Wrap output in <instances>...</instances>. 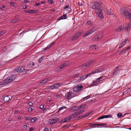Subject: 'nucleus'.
Segmentation results:
<instances>
[{"mask_svg":"<svg viewBox=\"0 0 131 131\" xmlns=\"http://www.w3.org/2000/svg\"><path fill=\"white\" fill-rule=\"evenodd\" d=\"M16 77V75L13 74L9 76L6 79L3 81L2 82H1L0 85L1 86H5L7 83L12 82L14 80Z\"/></svg>","mask_w":131,"mask_h":131,"instance_id":"1","label":"nucleus"},{"mask_svg":"<svg viewBox=\"0 0 131 131\" xmlns=\"http://www.w3.org/2000/svg\"><path fill=\"white\" fill-rule=\"evenodd\" d=\"M102 3H100L98 2H96L94 3L91 4L90 6L91 8L93 9L97 10L98 11L101 10V8L103 7Z\"/></svg>","mask_w":131,"mask_h":131,"instance_id":"2","label":"nucleus"},{"mask_svg":"<svg viewBox=\"0 0 131 131\" xmlns=\"http://www.w3.org/2000/svg\"><path fill=\"white\" fill-rule=\"evenodd\" d=\"M120 13L122 16H125L126 18L131 19V13L128 12L124 8H121L120 10Z\"/></svg>","mask_w":131,"mask_h":131,"instance_id":"3","label":"nucleus"},{"mask_svg":"<svg viewBox=\"0 0 131 131\" xmlns=\"http://www.w3.org/2000/svg\"><path fill=\"white\" fill-rule=\"evenodd\" d=\"M26 70V69L25 68V67L23 66L15 69L14 70V72L15 73H20L25 71Z\"/></svg>","mask_w":131,"mask_h":131,"instance_id":"4","label":"nucleus"},{"mask_svg":"<svg viewBox=\"0 0 131 131\" xmlns=\"http://www.w3.org/2000/svg\"><path fill=\"white\" fill-rule=\"evenodd\" d=\"M82 89V85L81 84H79L74 87L73 89V90L74 92H78L80 91Z\"/></svg>","mask_w":131,"mask_h":131,"instance_id":"5","label":"nucleus"},{"mask_svg":"<svg viewBox=\"0 0 131 131\" xmlns=\"http://www.w3.org/2000/svg\"><path fill=\"white\" fill-rule=\"evenodd\" d=\"M59 121V119L58 118L51 119L48 121V124L49 125L51 124H53L58 122Z\"/></svg>","mask_w":131,"mask_h":131,"instance_id":"6","label":"nucleus"},{"mask_svg":"<svg viewBox=\"0 0 131 131\" xmlns=\"http://www.w3.org/2000/svg\"><path fill=\"white\" fill-rule=\"evenodd\" d=\"M76 95L74 93L68 92L67 95V99L68 100H70L71 98H72Z\"/></svg>","mask_w":131,"mask_h":131,"instance_id":"7","label":"nucleus"},{"mask_svg":"<svg viewBox=\"0 0 131 131\" xmlns=\"http://www.w3.org/2000/svg\"><path fill=\"white\" fill-rule=\"evenodd\" d=\"M67 65V63L66 62L63 64L60 65L59 67H57V70L59 71H61L64 68V67L66 66Z\"/></svg>","mask_w":131,"mask_h":131,"instance_id":"8","label":"nucleus"},{"mask_svg":"<svg viewBox=\"0 0 131 131\" xmlns=\"http://www.w3.org/2000/svg\"><path fill=\"white\" fill-rule=\"evenodd\" d=\"M96 28L95 27L90 29L88 31L86 32L85 34L84 35V36H86L89 34H92V32L96 30Z\"/></svg>","mask_w":131,"mask_h":131,"instance_id":"9","label":"nucleus"},{"mask_svg":"<svg viewBox=\"0 0 131 131\" xmlns=\"http://www.w3.org/2000/svg\"><path fill=\"white\" fill-rule=\"evenodd\" d=\"M81 34V33L80 32H78L74 35L72 38V40H75Z\"/></svg>","mask_w":131,"mask_h":131,"instance_id":"10","label":"nucleus"},{"mask_svg":"<svg viewBox=\"0 0 131 131\" xmlns=\"http://www.w3.org/2000/svg\"><path fill=\"white\" fill-rule=\"evenodd\" d=\"M61 85V84L60 83H57L56 84H53L50 86L49 87V89L57 88H58L60 87Z\"/></svg>","mask_w":131,"mask_h":131,"instance_id":"11","label":"nucleus"},{"mask_svg":"<svg viewBox=\"0 0 131 131\" xmlns=\"http://www.w3.org/2000/svg\"><path fill=\"white\" fill-rule=\"evenodd\" d=\"M92 61H90L88 63L86 64L84 63L82 65L81 67L82 68L85 69L86 68L88 67L89 66L91 65L92 64Z\"/></svg>","mask_w":131,"mask_h":131,"instance_id":"12","label":"nucleus"},{"mask_svg":"<svg viewBox=\"0 0 131 131\" xmlns=\"http://www.w3.org/2000/svg\"><path fill=\"white\" fill-rule=\"evenodd\" d=\"M12 98V97L11 96H6L3 97V100L5 102H7Z\"/></svg>","mask_w":131,"mask_h":131,"instance_id":"13","label":"nucleus"},{"mask_svg":"<svg viewBox=\"0 0 131 131\" xmlns=\"http://www.w3.org/2000/svg\"><path fill=\"white\" fill-rule=\"evenodd\" d=\"M96 13L97 15V16L100 18L102 19L103 18V16L102 15V13L101 10L97 11H96Z\"/></svg>","mask_w":131,"mask_h":131,"instance_id":"14","label":"nucleus"},{"mask_svg":"<svg viewBox=\"0 0 131 131\" xmlns=\"http://www.w3.org/2000/svg\"><path fill=\"white\" fill-rule=\"evenodd\" d=\"M76 113L72 114L66 117L68 121L71 119H73L75 117H76Z\"/></svg>","mask_w":131,"mask_h":131,"instance_id":"15","label":"nucleus"},{"mask_svg":"<svg viewBox=\"0 0 131 131\" xmlns=\"http://www.w3.org/2000/svg\"><path fill=\"white\" fill-rule=\"evenodd\" d=\"M91 74V73H89V74L87 75H84L83 76H82L81 77L80 79H79L78 80L79 81H80L81 80H84L87 77L90 76Z\"/></svg>","mask_w":131,"mask_h":131,"instance_id":"16","label":"nucleus"},{"mask_svg":"<svg viewBox=\"0 0 131 131\" xmlns=\"http://www.w3.org/2000/svg\"><path fill=\"white\" fill-rule=\"evenodd\" d=\"M50 80L48 79H46L42 80L40 82L41 85H44L46 84Z\"/></svg>","mask_w":131,"mask_h":131,"instance_id":"17","label":"nucleus"},{"mask_svg":"<svg viewBox=\"0 0 131 131\" xmlns=\"http://www.w3.org/2000/svg\"><path fill=\"white\" fill-rule=\"evenodd\" d=\"M82 105H81L80 107H77V106H73L71 108H70V111H73L75 110H77L80 108L82 107Z\"/></svg>","mask_w":131,"mask_h":131,"instance_id":"18","label":"nucleus"},{"mask_svg":"<svg viewBox=\"0 0 131 131\" xmlns=\"http://www.w3.org/2000/svg\"><path fill=\"white\" fill-rule=\"evenodd\" d=\"M34 63L33 62L30 61L28 62L27 67L28 68H32L34 67Z\"/></svg>","mask_w":131,"mask_h":131,"instance_id":"19","label":"nucleus"},{"mask_svg":"<svg viewBox=\"0 0 131 131\" xmlns=\"http://www.w3.org/2000/svg\"><path fill=\"white\" fill-rule=\"evenodd\" d=\"M128 40V39H125L124 41H123L120 44L119 46V48H122L123 47L124 45L127 42Z\"/></svg>","mask_w":131,"mask_h":131,"instance_id":"20","label":"nucleus"},{"mask_svg":"<svg viewBox=\"0 0 131 131\" xmlns=\"http://www.w3.org/2000/svg\"><path fill=\"white\" fill-rule=\"evenodd\" d=\"M102 71V69L100 68L99 69H96L94 70V71H92L91 72V74H93L96 73L101 72Z\"/></svg>","mask_w":131,"mask_h":131,"instance_id":"21","label":"nucleus"},{"mask_svg":"<svg viewBox=\"0 0 131 131\" xmlns=\"http://www.w3.org/2000/svg\"><path fill=\"white\" fill-rule=\"evenodd\" d=\"M102 34L99 35H98V36L97 37H94L92 39L93 41L96 40L97 41L98 40L100 39L102 37Z\"/></svg>","mask_w":131,"mask_h":131,"instance_id":"22","label":"nucleus"},{"mask_svg":"<svg viewBox=\"0 0 131 131\" xmlns=\"http://www.w3.org/2000/svg\"><path fill=\"white\" fill-rule=\"evenodd\" d=\"M107 13L108 14H110L111 12V6L109 5H108L107 8Z\"/></svg>","mask_w":131,"mask_h":131,"instance_id":"23","label":"nucleus"},{"mask_svg":"<svg viewBox=\"0 0 131 131\" xmlns=\"http://www.w3.org/2000/svg\"><path fill=\"white\" fill-rule=\"evenodd\" d=\"M67 18V15L66 14H64L62 16L60 17L58 19V20H60L61 19H65Z\"/></svg>","mask_w":131,"mask_h":131,"instance_id":"24","label":"nucleus"},{"mask_svg":"<svg viewBox=\"0 0 131 131\" xmlns=\"http://www.w3.org/2000/svg\"><path fill=\"white\" fill-rule=\"evenodd\" d=\"M27 13H29L30 14H33L36 13L37 12V10H28L25 11Z\"/></svg>","mask_w":131,"mask_h":131,"instance_id":"25","label":"nucleus"},{"mask_svg":"<svg viewBox=\"0 0 131 131\" xmlns=\"http://www.w3.org/2000/svg\"><path fill=\"white\" fill-rule=\"evenodd\" d=\"M55 42H52L47 47H46L45 48V50H47L48 49H49L54 44Z\"/></svg>","mask_w":131,"mask_h":131,"instance_id":"26","label":"nucleus"},{"mask_svg":"<svg viewBox=\"0 0 131 131\" xmlns=\"http://www.w3.org/2000/svg\"><path fill=\"white\" fill-rule=\"evenodd\" d=\"M130 47H128L127 48H124L123 50L121 52V53H122L123 54L125 53L126 51L128 50L129 49H130Z\"/></svg>","mask_w":131,"mask_h":131,"instance_id":"27","label":"nucleus"},{"mask_svg":"<svg viewBox=\"0 0 131 131\" xmlns=\"http://www.w3.org/2000/svg\"><path fill=\"white\" fill-rule=\"evenodd\" d=\"M131 27V24L130 23L128 24H127L126 26L125 27L126 29L128 31L129 29H130V28Z\"/></svg>","mask_w":131,"mask_h":131,"instance_id":"28","label":"nucleus"},{"mask_svg":"<svg viewBox=\"0 0 131 131\" xmlns=\"http://www.w3.org/2000/svg\"><path fill=\"white\" fill-rule=\"evenodd\" d=\"M118 68H118V67H116V69L113 70V75H115V74H116L118 71Z\"/></svg>","mask_w":131,"mask_h":131,"instance_id":"29","label":"nucleus"},{"mask_svg":"<svg viewBox=\"0 0 131 131\" xmlns=\"http://www.w3.org/2000/svg\"><path fill=\"white\" fill-rule=\"evenodd\" d=\"M84 112L83 110H81L77 112H75L74 113H76V117H77V116L78 115H79L82 113Z\"/></svg>","mask_w":131,"mask_h":131,"instance_id":"30","label":"nucleus"},{"mask_svg":"<svg viewBox=\"0 0 131 131\" xmlns=\"http://www.w3.org/2000/svg\"><path fill=\"white\" fill-rule=\"evenodd\" d=\"M104 118H111L112 117V116L110 114L104 115Z\"/></svg>","mask_w":131,"mask_h":131,"instance_id":"31","label":"nucleus"},{"mask_svg":"<svg viewBox=\"0 0 131 131\" xmlns=\"http://www.w3.org/2000/svg\"><path fill=\"white\" fill-rule=\"evenodd\" d=\"M19 21V19H15L11 20V22L12 23H16Z\"/></svg>","mask_w":131,"mask_h":131,"instance_id":"32","label":"nucleus"},{"mask_svg":"<svg viewBox=\"0 0 131 131\" xmlns=\"http://www.w3.org/2000/svg\"><path fill=\"white\" fill-rule=\"evenodd\" d=\"M122 29V28L121 27H119L117 29L115 30V31L116 32H118L120 31Z\"/></svg>","mask_w":131,"mask_h":131,"instance_id":"33","label":"nucleus"},{"mask_svg":"<svg viewBox=\"0 0 131 131\" xmlns=\"http://www.w3.org/2000/svg\"><path fill=\"white\" fill-rule=\"evenodd\" d=\"M43 59V57H42L41 58H40L38 60L37 62L39 64H40L41 63V62L42 60Z\"/></svg>","mask_w":131,"mask_h":131,"instance_id":"34","label":"nucleus"},{"mask_svg":"<svg viewBox=\"0 0 131 131\" xmlns=\"http://www.w3.org/2000/svg\"><path fill=\"white\" fill-rule=\"evenodd\" d=\"M37 119L36 117H34L32 118H31V123H33L34 122L36 121Z\"/></svg>","mask_w":131,"mask_h":131,"instance_id":"35","label":"nucleus"},{"mask_svg":"<svg viewBox=\"0 0 131 131\" xmlns=\"http://www.w3.org/2000/svg\"><path fill=\"white\" fill-rule=\"evenodd\" d=\"M67 107H66L65 106H63L62 107H61L60 108H59V109L58 112L60 111L61 110H62V109H66V108Z\"/></svg>","mask_w":131,"mask_h":131,"instance_id":"36","label":"nucleus"},{"mask_svg":"<svg viewBox=\"0 0 131 131\" xmlns=\"http://www.w3.org/2000/svg\"><path fill=\"white\" fill-rule=\"evenodd\" d=\"M117 117L119 118H121L123 116L122 114L121 113H118L117 114Z\"/></svg>","mask_w":131,"mask_h":131,"instance_id":"37","label":"nucleus"},{"mask_svg":"<svg viewBox=\"0 0 131 131\" xmlns=\"http://www.w3.org/2000/svg\"><path fill=\"white\" fill-rule=\"evenodd\" d=\"M5 32V30H3L0 32V36L3 35Z\"/></svg>","mask_w":131,"mask_h":131,"instance_id":"38","label":"nucleus"},{"mask_svg":"<svg viewBox=\"0 0 131 131\" xmlns=\"http://www.w3.org/2000/svg\"><path fill=\"white\" fill-rule=\"evenodd\" d=\"M90 95H88L84 98L83 99L84 100H86L87 99H89L90 97Z\"/></svg>","mask_w":131,"mask_h":131,"instance_id":"39","label":"nucleus"},{"mask_svg":"<svg viewBox=\"0 0 131 131\" xmlns=\"http://www.w3.org/2000/svg\"><path fill=\"white\" fill-rule=\"evenodd\" d=\"M94 46L95 45H91L89 47V48L91 49V48H92V49L94 50Z\"/></svg>","mask_w":131,"mask_h":131,"instance_id":"40","label":"nucleus"},{"mask_svg":"<svg viewBox=\"0 0 131 131\" xmlns=\"http://www.w3.org/2000/svg\"><path fill=\"white\" fill-rule=\"evenodd\" d=\"M91 22L90 21H88L85 24V25H89L91 24Z\"/></svg>","mask_w":131,"mask_h":131,"instance_id":"41","label":"nucleus"},{"mask_svg":"<svg viewBox=\"0 0 131 131\" xmlns=\"http://www.w3.org/2000/svg\"><path fill=\"white\" fill-rule=\"evenodd\" d=\"M68 121L66 117L62 120V122H67Z\"/></svg>","mask_w":131,"mask_h":131,"instance_id":"42","label":"nucleus"},{"mask_svg":"<svg viewBox=\"0 0 131 131\" xmlns=\"http://www.w3.org/2000/svg\"><path fill=\"white\" fill-rule=\"evenodd\" d=\"M10 5L15 7L17 5V4L14 3H12L10 4Z\"/></svg>","mask_w":131,"mask_h":131,"instance_id":"43","label":"nucleus"},{"mask_svg":"<svg viewBox=\"0 0 131 131\" xmlns=\"http://www.w3.org/2000/svg\"><path fill=\"white\" fill-rule=\"evenodd\" d=\"M31 117L30 116H28L26 118V119L27 120H30L31 121Z\"/></svg>","mask_w":131,"mask_h":131,"instance_id":"44","label":"nucleus"},{"mask_svg":"<svg viewBox=\"0 0 131 131\" xmlns=\"http://www.w3.org/2000/svg\"><path fill=\"white\" fill-rule=\"evenodd\" d=\"M89 113H87L86 114H84V115H83L82 116V117H86V116H88L89 115Z\"/></svg>","mask_w":131,"mask_h":131,"instance_id":"45","label":"nucleus"},{"mask_svg":"<svg viewBox=\"0 0 131 131\" xmlns=\"http://www.w3.org/2000/svg\"><path fill=\"white\" fill-rule=\"evenodd\" d=\"M69 9L70 8H69L68 9H65V13L67 14L69 12Z\"/></svg>","mask_w":131,"mask_h":131,"instance_id":"46","label":"nucleus"},{"mask_svg":"<svg viewBox=\"0 0 131 131\" xmlns=\"http://www.w3.org/2000/svg\"><path fill=\"white\" fill-rule=\"evenodd\" d=\"M97 83H98L96 81H95L94 82H93L92 85L93 86L96 85Z\"/></svg>","mask_w":131,"mask_h":131,"instance_id":"47","label":"nucleus"},{"mask_svg":"<svg viewBox=\"0 0 131 131\" xmlns=\"http://www.w3.org/2000/svg\"><path fill=\"white\" fill-rule=\"evenodd\" d=\"M104 118V115L98 118V119H100Z\"/></svg>","mask_w":131,"mask_h":131,"instance_id":"48","label":"nucleus"},{"mask_svg":"<svg viewBox=\"0 0 131 131\" xmlns=\"http://www.w3.org/2000/svg\"><path fill=\"white\" fill-rule=\"evenodd\" d=\"M102 78V77H100L99 78H98L96 81L98 83V82Z\"/></svg>","mask_w":131,"mask_h":131,"instance_id":"49","label":"nucleus"},{"mask_svg":"<svg viewBox=\"0 0 131 131\" xmlns=\"http://www.w3.org/2000/svg\"><path fill=\"white\" fill-rule=\"evenodd\" d=\"M49 2L50 4H52L53 3V1L52 0H49Z\"/></svg>","mask_w":131,"mask_h":131,"instance_id":"50","label":"nucleus"},{"mask_svg":"<svg viewBox=\"0 0 131 131\" xmlns=\"http://www.w3.org/2000/svg\"><path fill=\"white\" fill-rule=\"evenodd\" d=\"M28 110L29 111L31 112L32 110V108L29 107L28 108Z\"/></svg>","mask_w":131,"mask_h":131,"instance_id":"51","label":"nucleus"},{"mask_svg":"<svg viewBox=\"0 0 131 131\" xmlns=\"http://www.w3.org/2000/svg\"><path fill=\"white\" fill-rule=\"evenodd\" d=\"M43 131H49V130L48 128H45Z\"/></svg>","mask_w":131,"mask_h":131,"instance_id":"52","label":"nucleus"},{"mask_svg":"<svg viewBox=\"0 0 131 131\" xmlns=\"http://www.w3.org/2000/svg\"><path fill=\"white\" fill-rule=\"evenodd\" d=\"M64 8L65 9H68L70 8H69V6L68 5H66L64 7Z\"/></svg>","mask_w":131,"mask_h":131,"instance_id":"53","label":"nucleus"},{"mask_svg":"<svg viewBox=\"0 0 131 131\" xmlns=\"http://www.w3.org/2000/svg\"><path fill=\"white\" fill-rule=\"evenodd\" d=\"M24 3H25L27 4L29 3V2L27 0H24Z\"/></svg>","mask_w":131,"mask_h":131,"instance_id":"54","label":"nucleus"},{"mask_svg":"<svg viewBox=\"0 0 131 131\" xmlns=\"http://www.w3.org/2000/svg\"><path fill=\"white\" fill-rule=\"evenodd\" d=\"M44 107V106L43 105H40V108L41 109H42Z\"/></svg>","mask_w":131,"mask_h":131,"instance_id":"55","label":"nucleus"},{"mask_svg":"<svg viewBox=\"0 0 131 131\" xmlns=\"http://www.w3.org/2000/svg\"><path fill=\"white\" fill-rule=\"evenodd\" d=\"M28 105H30V106H31L32 105H33V103H32L30 102L28 103Z\"/></svg>","mask_w":131,"mask_h":131,"instance_id":"56","label":"nucleus"},{"mask_svg":"<svg viewBox=\"0 0 131 131\" xmlns=\"http://www.w3.org/2000/svg\"><path fill=\"white\" fill-rule=\"evenodd\" d=\"M23 126L24 128L25 129H26L27 128V125H24Z\"/></svg>","mask_w":131,"mask_h":131,"instance_id":"57","label":"nucleus"},{"mask_svg":"<svg viewBox=\"0 0 131 131\" xmlns=\"http://www.w3.org/2000/svg\"><path fill=\"white\" fill-rule=\"evenodd\" d=\"M33 130V129L32 128V127H31L30 128L29 131H32Z\"/></svg>","mask_w":131,"mask_h":131,"instance_id":"58","label":"nucleus"},{"mask_svg":"<svg viewBox=\"0 0 131 131\" xmlns=\"http://www.w3.org/2000/svg\"><path fill=\"white\" fill-rule=\"evenodd\" d=\"M98 48V46L95 45L94 49L96 50Z\"/></svg>","mask_w":131,"mask_h":131,"instance_id":"59","label":"nucleus"},{"mask_svg":"<svg viewBox=\"0 0 131 131\" xmlns=\"http://www.w3.org/2000/svg\"><path fill=\"white\" fill-rule=\"evenodd\" d=\"M45 3V1H43L41 2V4H44Z\"/></svg>","mask_w":131,"mask_h":131,"instance_id":"60","label":"nucleus"},{"mask_svg":"<svg viewBox=\"0 0 131 131\" xmlns=\"http://www.w3.org/2000/svg\"><path fill=\"white\" fill-rule=\"evenodd\" d=\"M60 95L58 94V95H56V96L57 98H59L60 97Z\"/></svg>","mask_w":131,"mask_h":131,"instance_id":"61","label":"nucleus"},{"mask_svg":"<svg viewBox=\"0 0 131 131\" xmlns=\"http://www.w3.org/2000/svg\"><path fill=\"white\" fill-rule=\"evenodd\" d=\"M40 5V3H36V6H39Z\"/></svg>","mask_w":131,"mask_h":131,"instance_id":"62","label":"nucleus"},{"mask_svg":"<svg viewBox=\"0 0 131 131\" xmlns=\"http://www.w3.org/2000/svg\"><path fill=\"white\" fill-rule=\"evenodd\" d=\"M99 124L96 123V124H94V125L95 126H99Z\"/></svg>","mask_w":131,"mask_h":131,"instance_id":"63","label":"nucleus"},{"mask_svg":"<svg viewBox=\"0 0 131 131\" xmlns=\"http://www.w3.org/2000/svg\"><path fill=\"white\" fill-rule=\"evenodd\" d=\"M46 108H44L43 110V112H45L47 110Z\"/></svg>","mask_w":131,"mask_h":131,"instance_id":"64","label":"nucleus"}]
</instances>
